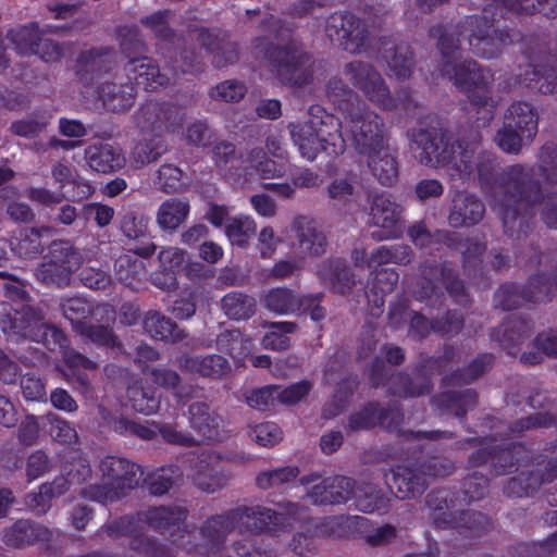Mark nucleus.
<instances>
[{"label": "nucleus", "mask_w": 557, "mask_h": 557, "mask_svg": "<svg viewBox=\"0 0 557 557\" xmlns=\"http://www.w3.org/2000/svg\"><path fill=\"white\" fill-rule=\"evenodd\" d=\"M185 112L170 103L147 102L136 113V123L144 131L175 132L182 125Z\"/></svg>", "instance_id": "obj_14"}, {"label": "nucleus", "mask_w": 557, "mask_h": 557, "mask_svg": "<svg viewBox=\"0 0 557 557\" xmlns=\"http://www.w3.org/2000/svg\"><path fill=\"white\" fill-rule=\"evenodd\" d=\"M388 418L389 414L387 412H383L375 404H370L349 417L347 429L349 431L367 430L375 426L377 423L387 429L396 428L397 423L394 424Z\"/></svg>", "instance_id": "obj_34"}, {"label": "nucleus", "mask_w": 557, "mask_h": 557, "mask_svg": "<svg viewBox=\"0 0 557 557\" xmlns=\"http://www.w3.org/2000/svg\"><path fill=\"white\" fill-rule=\"evenodd\" d=\"M144 329L156 339L177 342L184 337L178 326L158 311H150L146 314Z\"/></svg>", "instance_id": "obj_31"}, {"label": "nucleus", "mask_w": 557, "mask_h": 557, "mask_svg": "<svg viewBox=\"0 0 557 557\" xmlns=\"http://www.w3.org/2000/svg\"><path fill=\"white\" fill-rule=\"evenodd\" d=\"M262 304L270 311L277 314H289L299 310L302 299L287 288H273L262 297Z\"/></svg>", "instance_id": "obj_33"}, {"label": "nucleus", "mask_w": 557, "mask_h": 557, "mask_svg": "<svg viewBox=\"0 0 557 557\" xmlns=\"http://www.w3.org/2000/svg\"><path fill=\"white\" fill-rule=\"evenodd\" d=\"M189 421L202 441H218L222 419L203 403L193 404L189 408Z\"/></svg>", "instance_id": "obj_26"}, {"label": "nucleus", "mask_w": 557, "mask_h": 557, "mask_svg": "<svg viewBox=\"0 0 557 557\" xmlns=\"http://www.w3.org/2000/svg\"><path fill=\"white\" fill-rule=\"evenodd\" d=\"M534 352H523L521 361L527 364H536L543 360V355L557 356V332L541 333L535 339Z\"/></svg>", "instance_id": "obj_46"}, {"label": "nucleus", "mask_w": 557, "mask_h": 557, "mask_svg": "<svg viewBox=\"0 0 557 557\" xmlns=\"http://www.w3.org/2000/svg\"><path fill=\"white\" fill-rule=\"evenodd\" d=\"M199 40L202 46L214 51V63L216 66L221 67L237 60V52L233 45L226 44L222 47H213L216 37L210 32L201 30L199 34Z\"/></svg>", "instance_id": "obj_52"}, {"label": "nucleus", "mask_w": 557, "mask_h": 557, "mask_svg": "<svg viewBox=\"0 0 557 557\" xmlns=\"http://www.w3.org/2000/svg\"><path fill=\"white\" fill-rule=\"evenodd\" d=\"M187 512L181 506H161L149 509L144 513V519L150 528L174 536L176 532L186 533L183 529Z\"/></svg>", "instance_id": "obj_24"}, {"label": "nucleus", "mask_w": 557, "mask_h": 557, "mask_svg": "<svg viewBox=\"0 0 557 557\" xmlns=\"http://www.w3.org/2000/svg\"><path fill=\"white\" fill-rule=\"evenodd\" d=\"M102 484L82 490L85 498L102 504L113 502L138 484V466L124 458L108 456L100 462Z\"/></svg>", "instance_id": "obj_6"}, {"label": "nucleus", "mask_w": 557, "mask_h": 557, "mask_svg": "<svg viewBox=\"0 0 557 557\" xmlns=\"http://www.w3.org/2000/svg\"><path fill=\"white\" fill-rule=\"evenodd\" d=\"M355 485V482L346 476L337 475L327 478V496L332 497V499H329V504H342L347 502L354 495Z\"/></svg>", "instance_id": "obj_53"}, {"label": "nucleus", "mask_w": 557, "mask_h": 557, "mask_svg": "<svg viewBox=\"0 0 557 557\" xmlns=\"http://www.w3.org/2000/svg\"><path fill=\"white\" fill-rule=\"evenodd\" d=\"M528 141L523 134L515 128L509 127L508 124L498 131L496 143L498 147L506 152H518L523 144Z\"/></svg>", "instance_id": "obj_62"}, {"label": "nucleus", "mask_w": 557, "mask_h": 557, "mask_svg": "<svg viewBox=\"0 0 557 557\" xmlns=\"http://www.w3.org/2000/svg\"><path fill=\"white\" fill-rule=\"evenodd\" d=\"M218 468L209 465L205 458H201L199 470L194 475L196 485L202 491L212 493L225 483V478L218 475Z\"/></svg>", "instance_id": "obj_51"}, {"label": "nucleus", "mask_w": 557, "mask_h": 557, "mask_svg": "<svg viewBox=\"0 0 557 557\" xmlns=\"http://www.w3.org/2000/svg\"><path fill=\"white\" fill-rule=\"evenodd\" d=\"M249 435L252 441L263 447L273 446L282 440V431L274 422L257 424Z\"/></svg>", "instance_id": "obj_58"}, {"label": "nucleus", "mask_w": 557, "mask_h": 557, "mask_svg": "<svg viewBox=\"0 0 557 557\" xmlns=\"http://www.w3.org/2000/svg\"><path fill=\"white\" fill-rule=\"evenodd\" d=\"M127 398L133 409L144 414L154 413L160 406V399L154 389L141 380L128 386Z\"/></svg>", "instance_id": "obj_35"}, {"label": "nucleus", "mask_w": 557, "mask_h": 557, "mask_svg": "<svg viewBox=\"0 0 557 557\" xmlns=\"http://www.w3.org/2000/svg\"><path fill=\"white\" fill-rule=\"evenodd\" d=\"M156 185L164 193H176L183 189V171L172 164H163L158 170Z\"/></svg>", "instance_id": "obj_50"}, {"label": "nucleus", "mask_w": 557, "mask_h": 557, "mask_svg": "<svg viewBox=\"0 0 557 557\" xmlns=\"http://www.w3.org/2000/svg\"><path fill=\"white\" fill-rule=\"evenodd\" d=\"M81 264L82 256L70 242H53L46 261L36 269L35 275L45 284L62 285Z\"/></svg>", "instance_id": "obj_10"}, {"label": "nucleus", "mask_w": 557, "mask_h": 557, "mask_svg": "<svg viewBox=\"0 0 557 557\" xmlns=\"http://www.w3.org/2000/svg\"><path fill=\"white\" fill-rule=\"evenodd\" d=\"M371 223L381 228L372 236L379 240L397 237L401 233L400 207L389 196L380 195L374 198L370 211Z\"/></svg>", "instance_id": "obj_16"}, {"label": "nucleus", "mask_w": 557, "mask_h": 557, "mask_svg": "<svg viewBox=\"0 0 557 557\" xmlns=\"http://www.w3.org/2000/svg\"><path fill=\"white\" fill-rule=\"evenodd\" d=\"M352 496L358 509L364 512L385 509L387 506V498L377 491L376 486L370 483L355 485Z\"/></svg>", "instance_id": "obj_43"}, {"label": "nucleus", "mask_w": 557, "mask_h": 557, "mask_svg": "<svg viewBox=\"0 0 557 557\" xmlns=\"http://www.w3.org/2000/svg\"><path fill=\"white\" fill-rule=\"evenodd\" d=\"M224 313L234 320H245L255 313L256 301L252 297L238 292L226 294L221 300Z\"/></svg>", "instance_id": "obj_41"}, {"label": "nucleus", "mask_w": 557, "mask_h": 557, "mask_svg": "<svg viewBox=\"0 0 557 557\" xmlns=\"http://www.w3.org/2000/svg\"><path fill=\"white\" fill-rule=\"evenodd\" d=\"M423 475L407 467L398 466L385 475V482L389 491L397 498H408L424 491L426 485L425 474L431 476H445L451 473L453 463L449 460L434 458L426 466Z\"/></svg>", "instance_id": "obj_9"}, {"label": "nucleus", "mask_w": 557, "mask_h": 557, "mask_svg": "<svg viewBox=\"0 0 557 557\" xmlns=\"http://www.w3.org/2000/svg\"><path fill=\"white\" fill-rule=\"evenodd\" d=\"M313 112L322 117V125L342 134L345 143L350 140L358 154L387 140L382 117L358 99L356 103L341 108L339 117L322 108H315Z\"/></svg>", "instance_id": "obj_4"}, {"label": "nucleus", "mask_w": 557, "mask_h": 557, "mask_svg": "<svg viewBox=\"0 0 557 557\" xmlns=\"http://www.w3.org/2000/svg\"><path fill=\"white\" fill-rule=\"evenodd\" d=\"M128 83L134 82L146 90H157L168 86L172 77L160 71L149 58L143 57L129 60L124 67Z\"/></svg>", "instance_id": "obj_18"}, {"label": "nucleus", "mask_w": 557, "mask_h": 557, "mask_svg": "<svg viewBox=\"0 0 557 557\" xmlns=\"http://www.w3.org/2000/svg\"><path fill=\"white\" fill-rule=\"evenodd\" d=\"M181 475V471L174 467L162 468L152 473L149 482L151 494L162 495L166 493L180 480Z\"/></svg>", "instance_id": "obj_54"}, {"label": "nucleus", "mask_w": 557, "mask_h": 557, "mask_svg": "<svg viewBox=\"0 0 557 557\" xmlns=\"http://www.w3.org/2000/svg\"><path fill=\"white\" fill-rule=\"evenodd\" d=\"M181 367L191 374L202 376H219L228 370L227 361L218 355L187 357L182 361Z\"/></svg>", "instance_id": "obj_37"}, {"label": "nucleus", "mask_w": 557, "mask_h": 557, "mask_svg": "<svg viewBox=\"0 0 557 557\" xmlns=\"http://www.w3.org/2000/svg\"><path fill=\"white\" fill-rule=\"evenodd\" d=\"M345 74L351 84L379 108L393 110L398 106L383 77L372 65L359 61L350 62L345 66Z\"/></svg>", "instance_id": "obj_11"}, {"label": "nucleus", "mask_w": 557, "mask_h": 557, "mask_svg": "<svg viewBox=\"0 0 557 557\" xmlns=\"http://www.w3.org/2000/svg\"><path fill=\"white\" fill-rule=\"evenodd\" d=\"M103 106L113 112H126L135 101V86L133 83H123L122 78L101 83L98 89Z\"/></svg>", "instance_id": "obj_23"}, {"label": "nucleus", "mask_w": 557, "mask_h": 557, "mask_svg": "<svg viewBox=\"0 0 557 557\" xmlns=\"http://www.w3.org/2000/svg\"><path fill=\"white\" fill-rule=\"evenodd\" d=\"M487 10H484L483 17H472L467 24L470 27L475 26L478 32H473L469 37V44L473 51L484 58H492L496 55L500 48L506 44L503 34L494 30L493 35L490 34L491 25L487 24Z\"/></svg>", "instance_id": "obj_22"}, {"label": "nucleus", "mask_w": 557, "mask_h": 557, "mask_svg": "<svg viewBox=\"0 0 557 557\" xmlns=\"http://www.w3.org/2000/svg\"><path fill=\"white\" fill-rule=\"evenodd\" d=\"M262 338V347L272 350H285L289 347V338L287 334L296 331V324L293 322H274Z\"/></svg>", "instance_id": "obj_45"}, {"label": "nucleus", "mask_w": 557, "mask_h": 557, "mask_svg": "<svg viewBox=\"0 0 557 557\" xmlns=\"http://www.w3.org/2000/svg\"><path fill=\"white\" fill-rule=\"evenodd\" d=\"M9 36L20 54H38L46 61L57 60L60 55L59 47L41 39L34 24L12 30Z\"/></svg>", "instance_id": "obj_17"}, {"label": "nucleus", "mask_w": 557, "mask_h": 557, "mask_svg": "<svg viewBox=\"0 0 557 557\" xmlns=\"http://www.w3.org/2000/svg\"><path fill=\"white\" fill-rule=\"evenodd\" d=\"M271 71L283 84L302 87L312 78L311 58L295 47H269L265 50Z\"/></svg>", "instance_id": "obj_8"}, {"label": "nucleus", "mask_w": 557, "mask_h": 557, "mask_svg": "<svg viewBox=\"0 0 557 557\" xmlns=\"http://www.w3.org/2000/svg\"><path fill=\"white\" fill-rule=\"evenodd\" d=\"M128 83L134 82L146 90H157L168 86L172 77L160 71L149 58L143 57L129 60L124 67Z\"/></svg>", "instance_id": "obj_19"}, {"label": "nucleus", "mask_w": 557, "mask_h": 557, "mask_svg": "<svg viewBox=\"0 0 557 557\" xmlns=\"http://www.w3.org/2000/svg\"><path fill=\"white\" fill-rule=\"evenodd\" d=\"M438 45L443 54L442 74L468 95L471 103L478 107V113L482 110L483 117L491 119L492 109L496 104L488 89L493 82L491 71L479 67L474 61L462 60L456 51L457 46L453 38L443 36Z\"/></svg>", "instance_id": "obj_3"}, {"label": "nucleus", "mask_w": 557, "mask_h": 557, "mask_svg": "<svg viewBox=\"0 0 557 557\" xmlns=\"http://www.w3.org/2000/svg\"><path fill=\"white\" fill-rule=\"evenodd\" d=\"M315 108L320 107L310 108L311 119L308 123L289 125L293 141L298 146L301 156L309 161L314 160L321 150L325 151L327 156H338L345 151L343 135L322 125V117L313 112Z\"/></svg>", "instance_id": "obj_7"}, {"label": "nucleus", "mask_w": 557, "mask_h": 557, "mask_svg": "<svg viewBox=\"0 0 557 557\" xmlns=\"http://www.w3.org/2000/svg\"><path fill=\"white\" fill-rule=\"evenodd\" d=\"M257 231L256 221L250 215H238L228 220L225 235L232 245L246 247Z\"/></svg>", "instance_id": "obj_40"}, {"label": "nucleus", "mask_w": 557, "mask_h": 557, "mask_svg": "<svg viewBox=\"0 0 557 557\" xmlns=\"http://www.w3.org/2000/svg\"><path fill=\"white\" fill-rule=\"evenodd\" d=\"M319 478L317 475L304 476L300 479V483L306 491V497L312 504H329V499H332V497L327 496L329 491L326 486V479L313 484Z\"/></svg>", "instance_id": "obj_61"}, {"label": "nucleus", "mask_w": 557, "mask_h": 557, "mask_svg": "<svg viewBox=\"0 0 557 557\" xmlns=\"http://www.w3.org/2000/svg\"><path fill=\"white\" fill-rule=\"evenodd\" d=\"M61 309L65 319H67L75 329H81L82 322L90 314L98 315L99 311L104 312L108 321L114 319V311L109 306L98 307L91 311L89 302L82 297H72L61 304Z\"/></svg>", "instance_id": "obj_30"}, {"label": "nucleus", "mask_w": 557, "mask_h": 557, "mask_svg": "<svg viewBox=\"0 0 557 557\" xmlns=\"http://www.w3.org/2000/svg\"><path fill=\"white\" fill-rule=\"evenodd\" d=\"M505 124L520 131L528 141L537 133V115L528 102H512L507 110Z\"/></svg>", "instance_id": "obj_28"}, {"label": "nucleus", "mask_w": 557, "mask_h": 557, "mask_svg": "<svg viewBox=\"0 0 557 557\" xmlns=\"http://www.w3.org/2000/svg\"><path fill=\"white\" fill-rule=\"evenodd\" d=\"M392 252L388 246H380L376 249H374L370 258L367 257V253L364 250L356 249L352 252V259L355 261V264L357 267H362L367 264L369 269H374L377 265L391 263L393 259Z\"/></svg>", "instance_id": "obj_57"}, {"label": "nucleus", "mask_w": 557, "mask_h": 557, "mask_svg": "<svg viewBox=\"0 0 557 557\" xmlns=\"http://www.w3.org/2000/svg\"><path fill=\"white\" fill-rule=\"evenodd\" d=\"M107 531L113 537L129 535L133 539L132 546L135 550L147 555L154 554V544L137 532L134 520L129 517H124L110 523Z\"/></svg>", "instance_id": "obj_36"}, {"label": "nucleus", "mask_w": 557, "mask_h": 557, "mask_svg": "<svg viewBox=\"0 0 557 557\" xmlns=\"http://www.w3.org/2000/svg\"><path fill=\"white\" fill-rule=\"evenodd\" d=\"M410 150L416 159L426 166H447L451 177L462 180L478 175L482 182L490 206L508 225L516 219L522 208L534 207L532 190L524 191V170L513 165L505 170L502 175L488 187L487 175L493 170L491 154L478 151V143H468L465 139L456 148L448 149L444 135L438 131L419 129L411 134ZM537 195V191H534Z\"/></svg>", "instance_id": "obj_1"}, {"label": "nucleus", "mask_w": 557, "mask_h": 557, "mask_svg": "<svg viewBox=\"0 0 557 557\" xmlns=\"http://www.w3.org/2000/svg\"><path fill=\"white\" fill-rule=\"evenodd\" d=\"M164 152V146L159 137L140 140L133 149L132 160L137 168L156 161Z\"/></svg>", "instance_id": "obj_48"}, {"label": "nucleus", "mask_w": 557, "mask_h": 557, "mask_svg": "<svg viewBox=\"0 0 557 557\" xmlns=\"http://www.w3.org/2000/svg\"><path fill=\"white\" fill-rule=\"evenodd\" d=\"M0 327L8 336L44 343L51 350L66 347L63 332L45 322L41 311L32 307L13 312L10 304L0 302Z\"/></svg>", "instance_id": "obj_5"}, {"label": "nucleus", "mask_w": 557, "mask_h": 557, "mask_svg": "<svg viewBox=\"0 0 557 557\" xmlns=\"http://www.w3.org/2000/svg\"><path fill=\"white\" fill-rule=\"evenodd\" d=\"M310 389L311 383L309 381H301L285 388L276 386V398L281 404L294 405L302 399Z\"/></svg>", "instance_id": "obj_63"}, {"label": "nucleus", "mask_w": 557, "mask_h": 557, "mask_svg": "<svg viewBox=\"0 0 557 557\" xmlns=\"http://www.w3.org/2000/svg\"><path fill=\"white\" fill-rule=\"evenodd\" d=\"M524 82L543 94L557 90V66L549 71L542 66H531L525 71Z\"/></svg>", "instance_id": "obj_47"}, {"label": "nucleus", "mask_w": 557, "mask_h": 557, "mask_svg": "<svg viewBox=\"0 0 557 557\" xmlns=\"http://www.w3.org/2000/svg\"><path fill=\"white\" fill-rule=\"evenodd\" d=\"M329 197L335 205L347 206L356 200L357 194L347 178H335L327 187Z\"/></svg>", "instance_id": "obj_56"}, {"label": "nucleus", "mask_w": 557, "mask_h": 557, "mask_svg": "<svg viewBox=\"0 0 557 557\" xmlns=\"http://www.w3.org/2000/svg\"><path fill=\"white\" fill-rule=\"evenodd\" d=\"M430 277H424L428 280L431 286L423 287L421 292L418 293V298L423 299L430 297L435 290L440 289L442 286L445 287L450 294L458 295L463 290V285L460 281L456 280L453 276V272L450 269L443 268H431L429 274Z\"/></svg>", "instance_id": "obj_38"}, {"label": "nucleus", "mask_w": 557, "mask_h": 557, "mask_svg": "<svg viewBox=\"0 0 557 557\" xmlns=\"http://www.w3.org/2000/svg\"><path fill=\"white\" fill-rule=\"evenodd\" d=\"M290 231L295 234V247L300 259L317 258L326 250V237L317 223L305 215L296 216Z\"/></svg>", "instance_id": "obj_15"}, {"label": "nucleus", "mask_w": 557, "mask_h": 557, "mask_svg": "<svg viewBox=\"0 0 557 557\" xmlns=\"http://www.w3.org/2000/svg\"><path fill=\"white\" fill-rule=\"evenodd\" d=\"M373 175L385 185L393 184L398 174L396 157L387 140L359 154Z\"/></svg>", "instance_id": "obj_21"}, {"label": "nucleus", "mask_w": 557, "mask_h": 557, "mask_svg": "<svg viewBox=\"0 0 557 557\" xmlns=\"http://www.w3.org/2000/svg\"><path fill=\"white\" fill-rule=\"evenodd\" d=\"M49 228H23L11 239V249L20 258L34 259L42 252L44 236Z\"/></svg>", "instance_id": "obj_27"}, {"label": "nucleus", "mask_w": 557, "mask_h": 557, "mask_svg": "<svg viewBox=\"0 0 557 557\" xmlns=\"http://www.w3.org/2000/svg\"><path fill=\"white\" fill-rule=\"evenodd\" d=\"M502 332L503 336L498 338L500 344L507 349L508 354L515 355L516 347L529 337L531 326L524 321L512 319L503 325Z\"/></svg>", "instance_id": "obj_44"}, {"label": "nucleus", "mask_w": 557, "mask_h": 557, "mask_svg": "<svg viewBox=\"0 0 557 557\" xmlns=\"http://www.w3.org/2000/svg\"><path fill=\"white\" fill-rule=\"evenodd\" d=\"M114 268L116 278L126 284H129L133 278L140 275L144 271L143 262L127 253L116 259Z\"/></svg>", "instance_id": "obj_55"}, {"label": "nucleus", "mask_w": 557, "mask_h": 557, "mask_svg": "<svg viewBox=\"0 0 557 557\" xmlns=\"http://www.w3.org/2000/svg\"><path fill=\"white\" fill-rule=\"evenodd\" d=\"M320 277L324 284L332 287L336 293L344 294L355 284L354 274L339 260L326 262L320 271Z\"/></svg>", "instance_id": "obj_32"}, {"label": "nucleus", "mask_w": 557, "mask_h": 557, "mask_svg": "<svg viewBox=\"0 0 557 557\" xmlns=\"http://www.w3.org/2000/svg\"><path fill=\"white\" fill-rule=\"evenodd\" d=\"M484 211L483 203L474 196L458 193L453 199L448 221L454 227L469 226L481 221Z\"/></svg>", "instance_id": "obj_25"}, {"label": "nucleus", "mask_w": 557, "mask_h": 557, "mask_svg": "<svg viewBox=\"0 0 557 557\" xmlns=\"http://www.w3.org/2000/svg\"><path fill=\"white\" fill-rule=\"evenodd\" d=\"M245 169L256 170L261 178L269 180L283 176L286 172V164L281 160L276 162L265 157L261 148L251 149L245 159Z\"/></svg>", "instance_id": "obj_39"}, {"label": "nucleus", "mask_w": 557, "mask_h": 557, "mask_svg": "<svg viewBox=\"0 0 557 557\" xmlns=\"http://www.w3.org/2000/svg\"><path fill=\"white\" fill-rule=\"evenodd\" d=\"M305 517L304 508L294 503L281 506L280 511L262 506L236 509L226 515L208 519L200 531L201 543L195 549L200 554L216 550L226 534L235 528H238L240 532L263 530L278 532L285 529L282 520H300Z\"/></svg>", "instance_id": "obj_2"}, {"label": "nucleus", "mask_w": 557, "mask_h": 557, "mask_svg": "<svg viewBox=\"0 0 557 557\" xmlns=\"http://www.w3.org/2000/svg\"><path fill=\"white\" fill-rule=\"evenodd\" d=\"M50 116L27 117L12 123L11 131L22 137H35L42 133L50 123Z\"/></svg>", "instance_id": "obj_59"}, {"label": "nucleus", "mask_w": 557, "mask_h": 557, "mask_svg": "<svg viewBox=\"0 0 557 557\" xmlns=\"http://www.w3.org/2000/svg\"><path fill=\"white\" fill-rule=\"evenodd\" d=\"M63 356L70 371L66 373V376L69 379L76 377L83 386H87L88 377L85 374V371L92 370L95 368V363L83 355L70 349H65Z\"/></svg>", "instance_id": "obj_49"}, {"label": "nucleus", "mask_w": 557, "mask_h": 557, "mask_svg": "<svg viewBox=\"0 0 557 557\" xmlns=\"http://www.w3.org/2000/svg\"><path fill=\"white\" fill-rule=\"evenodd\" d=\"M325 33L332 41L352 53L360 52L367 39L363 25L351 13L332 14L326 21Z\"/></svg>", "instance_id": "obj_13"}, {"label": "nucleus", "mask_w": 557, "mask_h": 557, "mask_svg": "<svg viewBox=\"0 0 557 557\" xmlns=\"http://www.w3.org/2000/svg\"><path fill=\"white\" fill-rule=\"evenodd\" d=\"M190 211L185 199L170 198L163 201L157 211V223L164 231H175L185 222Z\"/></svg>", "instance_id": "obj_29"}, {"label": "nucleus", "mask_w": 557, "mask_h": 557, "mask_svg": "<svg viewBox=\"0 0 557 557\" xmlns=\"http://www.w3.org/2000/svg\"><path fill=\"white\" fill-rule=\"evenodd\" d=\"M85 159L91 170L103 174L117 172L126 164L123 149L109 143L88 146L85 149Z\"/></svg>", "instance_id": "obj_20"}, {"label": "nucleus", "mask_w": 557, "mask_h": 557, "mask_svg": "<svg viewBox=\"0 0 557 557\" xmlns=\"http://www.w3.org/2000/svg\"><path fill=\"white\" fill-rule=\"evenodd\" d=\"M64 471L66 478H55L51 483L42 484L38 495L28 496L27 505L37 513H45L51 498L64 494L72 485L83 483L91 473L90 467L84 458H77Z\"/></svg>", "instance_id": "obj_12"}, {"label": "nucleus", "mask_w": 557, "mask_h": 557, "mask_svg": "<svg viewBox=\"0 0 557 557\" xmlns=\"http://www.w3.org/2000/svg\"><path fill=\"white\" fill-rule=\"evenodd\" d=\"M384 58L388 67V75L396 79H406L412 73V55L407 47H391L385 49Z\"/></svg>", "instance_id": "obj_42"}, {"label": "nucleus", "mask_w": 557, "mask_h": 557, "mask_svg": "<svg viewBox=\"0 0 557 557\" xmlns=\"http://www.w3.org/2000/svg\"><path fill=\"white\" fill-rule=\"evenodd\" d=\"M34 535V529L29 521L20 520L14 525L7 530L3 534V540L11 546H20L25 542H29Z\"/></svg>", "instance_id": "obj_64"}, {"label": "nucleus", "mask_w": 557, "mask_h": 557, "mask_svg": "<svg viewBox=\"0 0 557 557\" xmlns=\"http://www.w3.org/2000/svg\"><path fill=\"white\" fill-rule=\"evenodd\" d=\"M298 475V469L295 467H284L273 471L263 472L257 479V484L261 488L280 486L294 480Z\"/></svg>", "instance_id": "obj_60"}]
</instances>
